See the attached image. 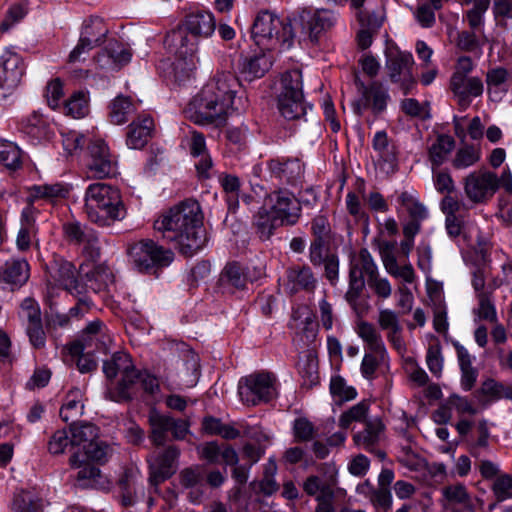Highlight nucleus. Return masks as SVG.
Instances as JSON below:
<instances>
[{"mask_svg": "<svg viewBox=\"0 0 512 512\" xmlns=\"http://www.w3.org/2000/svg\"><path fill=\"white\" fill-rule=\"evenodd\" d=\"M334 20V14L325 9L302 8L286 21L269 11H262L253 23L252 37L263 49L279 47L287 50L296 40L299 43L317 42L321 33L330 28Z\"/></svg>", "mask_w": 512, "mask_h": 512, "instance_id": "nucleus-1", "label": "nucleus"}, {"mask_svg": "<svg viewBox=\"0 0 512 512\" xmlns=\"http://www.w3.org/2000/svg\"><path fill=\"white\" fill-rule=\"evenodd\" d=\"M239 92L241 86L234 74L217 73L191 99L185 113L199 125L222 123L230 110L241 112L246 109L247 98Z\"/></svg>", "mask_w": 512, "mask_h": 512, "instance_id": "nucleus-2", "label": "nucleus"}, {"mask_svg": "<svg viewBox=\"0 0 512 512\" xmlns=\"http://www.w3.org/2000/svg\"><path fill=\"white\" fill-rule=\"evenodd\" d=\"M215 27L212 13L199 10L188 14L184 26L167 35L165 44L175 57L172 67L176 81L182 82L195 75L199 63L197 38L209 37Z\"/></svg>", "mask_w": 512, "mask_h": 512, "instance_id": "nucleus-3", "label": "nucleus"}, {"mask_svg": "<svg viewBox=\"0 0 512 512\" xmlns=\"http://www.w3.org/2000/svg\"><path fill=\"white\" fill-rule=\"evenodd\" d=\"M154 229L180 252L191 256L203 245V216L199 203L185 200L163 212L155 221Z\"/></svg>", "mask_w": 512, "mask_h": 512, "instance_id": "nucleus-4", "label": "nucleus"}, {"mask_svg": "<svg viewBox=\"0 0 512 512\" xmlns=\"http://www.w3.org/2000/svg\"><path fill=\"white\" fill-rule=\"evenodd\" d=\"M84 212L91 222L102 227L110 226L126 215L120 191L105 183H93L86 188Z\"/></svg>", "mask_w": 512, "mask_h": 512, "instance_id": "nucleus-5", "label": "nucleus"}, {"mask_svg": "<svg viewBox=\"0 0 512 512\" xmlns=\"http://www.w3.org/2000/svg\"><path fill=\"white\" fill-rule=\"evenodd\" d=\"M298 200L288 191L279 190L265 199L255 218L261 237L269 238L278 226L295 224L300 217Z\"/></svg>", "mask_w": 512, "mask_h": 512, "instance_id": "nucleus-6", "label": "nucleus"}, {"mask_svg": "<svg viewBox=\"0 0 512 512\" xmlns=\"http://www.w3.org/2000/svg\"><path fill=\"white\" fill-rule=\"evenodd\" d=\"M302 88L301 70L292 69L281 75L277 89V108L285 119L295 120L305 116L307 105Z\"/></svg>", "mask_w": 512, "mask_h": 512, "instance_id": "nucleus-7", "label": "nucleus"}, {"mask_svg": "<svg viewBox=\"0 0 512 512\" xmlns=\"http://www.w3.org/2000/svg\"><path fill=\"white\" fill-rule=\"evenodd\" d=\"M103 372L108 379L121 375L119 383L108 388L107 397L110 400L121 403L132 399V386L136 382L137 372L129 354L115 352L109 360L104 361Z\"/></svg>", "mask_w": 512, "mask_h": 512, "instance_id": "nucleus-8", "label": "nucleus"}, {"mask_svg": "<svg viewBox=\"0 0 512 512\" xmlns=\"http://www.w3.org/2000/svg\"><path fill=\"white\" fill-rule=\"evenodd\" d=\"M127 252L130 262L140 272L148 271L154 267L168 266L174 259L171 250L164 249L150 239L130 244Z\"/></svg>", "mask_w": 512, "mask_h": 512, "instance_id": "nucleus-9", "label": "nucleus"}, {"mask_svg": "<svg viewBox=\"0 0 512 512\" xmlns=\"http://www.w3.org/2000/svg\"><path fill=\"white\" fill-rule=\"evenodd\" d=\"M377 271L378 267L367 249H361L351 257L349 288L345 299L355 311L358 309L357 301L365 287L366 280Z\"/></svg>", "mask_w": 512, "mask_h": 512, "instance_id": "nucleus-10", "label": "nucleus"}, {"mask_svg": "<svg viewBox=\"0 0 512 512\" xmlns=\"http://www.w3.org/2000/svg\"><path fill=\"white\" fill-rule=\"evenodd\" d=\"M238 393L248 405L269 402L277 396L276 379L269 373L250 375L239 382Z\"/></svg>", "mask_w": 512, "mask_h": 512, "instance_id": "nucleus-11", "label": "nucleus"}, {"mask_svg": "<svg viewBox=\"0 0 512 512\" xmlns=\"http://www.w3.org/2000/svg\"><path fill=\"white\" fill-rule=\"evenodd\" d=\"M85 169L87 177L92 179H104L116 175L117 161L104 140L94 139L89 144Z\"/></svg>", "mask_w": 512, "mask_h": 512, "instance_id": "nucleus-12", "label": "nucleus"}, {"mask_svg": "<svg viewBox=\"0 0 512 512\" xmlns=\"http://www.w3.org/2000/svg\"><path fill=\"white\" fill-rule=\"evenodd\" d=\"M24 74L21 56L6 50L0 56V101L6 99L18 87Z\"/></svg>", "mask_w": 512, "mask_h": 512, "instance_id": "nucleus-13", "label": "nucleus"}, {"mask_svg": "<svg viewBox=\"0 0 512 512\" xmlns=\"http://www.w3.org/2000/svg\"><path fill=\"white\" fill-rule=\"evenodd\" d=\"M386 58V68L391 81L399 83L404 93H408L414 84L411 72L414 65L412 54L403 51H389Z\"/></svg>", "mask_w": 512, "mask_h": 512, "instance_id": "nucleus-14", "label": "nucleus"}, {"mask_svg": "<svg viewBox=\"0 0 512 512\" xmlns=\"http://www.w3.org/2000/svg\"><path fill=\"white\" fill-rule=\"evenodd\" d=\"M180 450L176 446H168L165 450L149 459V482L157 487L170 478L177 470Z\"/></svg>", "mask_w": 512, "mask_h": 512, "instance_id": "nucleus-15", "label": "nucleus"}, {"mask_svg": "<svg viewBox=\"0 0 512 512\" xmlns=\"http://www.w3.org/2000/svg\"><path fill=\"white\" fill-rule=\"evenodd\" d=\"M499 187L496 174L483 171L469 174L465 179L466 196L473 202H482L494 195Z\"/></svg>", "mask_w": 512, "mask_h": 512, "instance_id": "nucleus-16", "label": "nucleus"}, {"mask_svg": "<svg viewBox=\"0 0 512 512\" xmlns=\"http://www.w3.org/2000/svg\"><path fill=\"white\" fill-rule=\"evenodd\" d=\"M385 438V425L382 420L378 417L368 419L365 422V427L362 431L354 434V443L371 453H375L378 458L384 459L386 454L377 449V446Z\"/></svg>", "mask_w": 512, "mask_h": 512, "instance_id": "nucleus-17", "label": "nucleus"}, {"mask_svg": "<svg viewBox=\"0 0 512 512\" xmlns=\"http://www.w3.org/2000/svg\"><path fill=\"white\" fill-rule=\"evenodd\" d=\"M450 89L460 108L466 110L471 105L473 98L482 96L484 84L476 76L450 78Z\"/></svg>", "mask_w": 512, "mask_h": 512, "instance_id": "nucleus-18", "label": "nucleus"}, {"mask_svg": "<svg viewBox=\"0 0 512 512\" xmlns=\"http://www.w3.org/2000/svg\"><path fill=\"white\" fill-rule=\"evenodd\" d=\"M30 277V265L24 258H10L0 265V285L15 290Z\"/></svg>", "mask_w": 512, "mask_h": 512, "instance_id": "nucleus-19", "label": "nucleus"}, {"mask_svg": "<svg viewBox=\"0 0 512 512\" xmlns=\"http://www.w3.org/2000/svg\"><path fill=\"white\" fill-rule=\"evenodd\" d=\"M378 324L382 330L387 332V339L396 350L399 352L405 350L402 327L395 311L387 308L380 309Z\"/></svg>", "mask_w": 512, "mask_h": 512, "instance_id": "nucleus-20", "label": "nucleus"}, {"mask_svg": "<svg viewBox=\"0 0 512 512\" xmlns=\"http://www.w3.org/2000/svg\"><path fill=\"white\" fill-rule=\"evenodd\" d=\"M154 128L153 119L149 115L138 117L129 126L126 143L129 148H143L151 137Z\"/></svg>", "mask_w": 512, "mask_h": 512, "instance_id": "nucleus-21", "label": "nucleus"}, {"mask_svg": "<svg viewBox=\"0 0 512 512\" xmlns=\"http://www.w3.org/2000/svg\"><path fill=\"white\" fill-rule=\"evenodd\" d=\"M270 172L277 178L294 183L303 175V166L298 159H272L268 162Z\"/></svg>", "mask_w": 512, "mask_h": 512, "instance_id": "nucleus-22", "label": "nucleus"}, {"mask_svg": "<svg viewBox=\"0 0 512 512\" xmlns=\"http://www.w3.org/2000/svg\"><path fill=\"white\" fill-rule=\"evenodd\" d=\"M512 74L503 67H494L486 72L487 93L493 100H500L508 91Z\"/></svg>", "mask_w": 512, "mask_h": 512, "instance_id": "nucleus-23", "label": "nucleus"}, {"mask_svg": "<svg viewBox=\"0 0 512 512\" xmlns=\"http://www.w3.org/2000/svg\"><path fill=\"white\" fill-rule=\"evenodd\" d=\"M272 66V57L261 53L243 58L240 62L239 71L248 81L261 78Z\"/></svg>", "mask_w": 512, "mask_h": 512, "instance_id": "nucleus-24", "label": "nucleus"}, {"mask_svg": "<svg viewBox=\"0 0 512 512\" xmlns=\"http://www.w3.org/2000/svg\"><path fill=\"white\" fill-rule=\"evenodd\" d=\"M355 330L369 351L379 355L381 358L386 356L387 351L382 336L372 323L360 320L356 323Z\"/></svg>", "mask_w": 512, "mask_h": 512, "instance_id": "nucleus-25", "label": "nucleus"}, {"mask_svg": "<svg viewBox=\"0 0 512 512\" xmlns=\"http://www.w3.org/2000/svg\"><path fill=\"white\" fill-rule=\"evenodd\" d=\"M316 279L308 266L291 267L287 270L286 289L294 294L300 290L311 291L315 288Z\"/></svg>", "mask_w": 512, "mask_h": 512, "instance_id": "nucleus-26", "label": "nucleus"}, {"mask_svg": "<svg viewBox=\"0 0 512 512\" xmlns=\"http://www.w3.org/2000/svg\"><path fill=\"white\" fill-rule=\"evenodd\" d=\"M21 130L38 141L49 138L52 133L49 120L37 111L22 119Z\"/></svg>", "mask_w": 512, "mask_h": 512, "instance_id": "nucleus-27", "label": "nucleus"}, {"mask_svg": "<svg viewBox=\"0 0 512 512\" xmlns=\"http://www.w3.org/2000/svg\"><path fill=\"white\" fill-rule=\"evenodd\" d=\"M182 369L179 374L178 381L171 380V386L173 389H181L183 387H193L198 379L199 374V358L196 354L189 352L185 356V359L180 363Z\"/></svg>", "mask_w": 512, "mask_h": 512, "instance_id": "nucleus-28", "label": "nucleus"}, {"mask_svg": "<svg viewBox=\"0 0 512 512\" xmlns=\"http://www.w3.org/2000/svg\"><path fill=\"white\" fill-rule=\"evenodd\" d=\"M180 484L187 489H191L189 492V498L191 502L198 503L203 495L201 489L203 484V470L199 465L191 466L183 469L180 474Z\"/></svg>", "mask_w": 512, "mask_h": 512, "instance_id": "nucleus-29", "label": "nucleus"}, {"mask_svg": "<svg viewBox=\"0 0 512 512\" xmlns=\"http://www.w3.org/2000/svg\"><path fill=\"white\" fill-rule=\"evenodd\" d=\"M101 335L102 322L93 321L89 323L83 330L80 339H78L69 346V353L71 355H76L88 348H93L94 346L98 348V343L100 341Z\"/></svg>", "mask_w": 512, "mask_h": 512, "instance_id": "nucleus-30", "label": "nucleus"}, {"mask_svg": "<svg viewBox=\"0 0 512 512\" xmlns=\"http://www.w3.org/2000/svg\"><path fill=\"white\" fill-rule=\"evenodd\" d=\"M86 283L84 286V292L86 289L92 290L93 292L104 291L113 283V275L111 270L103 265H95L91 269L85 272Z\"/></svg>", "mask_w": 512, "mask_h": 512, "instance_id": "nucleus-31", "label": "nucleus"}, {"mask_svg": "<svg viewBox=\"0 0 512 512\" xmlns=\"http://www.w3.org/2000/svg\"><path fill=\"white\" fill-rule=\"evenodd\" d=\"M442 497L439 500L441 506L447 509L451 505H462L472 509L471 495L465 485L457 483L448 485L441 490Z\"/></svg>", "mask_w": 512, "mask_h": 512, "instance_id": "nucleus-32", "label": "nucleus"}, {"mask_svg": "<svg viewBox=\"0 0 512 512\" xmlns=\"http://www.w3.org/2000/svg\"><path fill=\"white\" fill-rule=\"evenodd\" d=\"M108 31V27L102 18L92 16L88 20L84 21L80 38L94 47H98L104 43Z\"/></svg>", "mask_w": 512, "mask_h": 512, "instance_id": "nucleus-33", "label": "nucleus"}, {"mask_svg": "<svg viewBox=\"0 0 512 512\" xmlns=\"http://www.w3.org/2000/svg\"><path fill=\"white\" fill-rule=\"evenodd\" d=\"M58 268L55 272L54 278L65 290L71 294L80 295L84 293V286L80 285L76 278V268L68 261H62L57 264Z\"/></svg>", "mask_w": 512, "mask_h": 512, "instance_id": "nucleus-34", "label": "nucleus"}, {"mask_svg": "<svg viewBox=\"0 0 512 512\" xmlns=\"http://www.w3.org/2000/svg\"><path fill=\"white\" fill-rule=\"evenodd\" d=\"M372 147L379 159L393 170L397 160L396 149L384 130L375 133L372 140Z\"/></svg>", "mask_w": 512, "mask_h": 512, "instance_id": "nucleus-35", "label": "nucleus"}, {"mask_svg": "<svg viewBox=\"0 0 512 512\" xmlns=\"http://www.w3.org/2000/svg\"><path fill=\"white\" fill-rule=\"evenodd\" d=\"M83 393L80 389L70 390L60 409V417L65 422H73L83 414Z\"/></svg>", "mask_w": 512, "mask_h": 512, "instance_id": "nucleus-36", "label": "nucleus"}, {"mask_svg": "<svg viewBox=\"0 0 512 512\" xmlns=\"http://www.w3.org/2000/svg\"><path fill=\"white\" fill-rule=\"evenodd\" d=\"M454 139L446 134H441L437 137L435 142L430 146L428 155L432 163V169L442 165L451 151L454 149Z\"/></svg>", "mask_w": 512, "mask_h": 512, "instance_id": "nucleus-37", "label": "nucleus"}, {"mask_svg": "<svg viewBox=\"0 0 512 512\" xmlns=\"http://www.w3.org/2000/svg\"><path fill=\"white\" fill-rule=\"evenodd\" d=\"M63 113L74 119L84 118L89 113L88 91L74 92L64 103Z\"/></svg>", "mask_w": 512, "mask_h": 512, "instance_id": "nucleus-38", "label": "nucleus"}, {"mask_svg": "<svg viewBox=\"0 0 512 512\" xmlns=\"http://www.w3.org/2000/svg\"><path fill=\"white\" fill-rule=\"evenodd\" d=\"M29 192L28 199L30 202L39 199L53 202L58 198H64L68 194L69 190L63 184L55 183L34 185L29 189Z\"/></svg>", "mask_w": 512, "mask_h": 512, "instance_id": "nucleus-39", "label": "nucleus"}, {"mask_svg": "<svg viewBox=\"0 0 512 512\" xmlns=\"http://www.w3.org/2000/svg\"><path fill=\"white\" fill-rule=\"evenodd\" d=\"M109 108L110 121L115 125L124 124L128 121L129 116L135 112V107L131 99L123 95L115 97Z\"/></svg>", "mask_w": 512, "mask_h": 512, "instance_id": "nucleus-40", "label": "nucleus"}, {"mask_svg": "<svg viewBox=\"0 0 512 512\" xmlns=\"http://www.w3.org/2000/svg\"><path fill=\"white\" fill-rule=\"evenodd\" d=\"M72 447L85 449V444L92 443L98 437V428L91 423H73L70 427Z\"/></svg>", "mask_w": 512, "mask_h": 512, "instance_id": "nucleus-41", "label": "nucleus"}, {"mask_svg": "<svg viewBox=\"0 0 512 512\" xmlns=\"http://www.w3.org/2000/svg\"><path fill=\"white\" fill-rule=\"evenodd\" d=\"M149 423L151 426V440L157 445H164L166 442V434L169 431L168 416L162 415L155 410L149 414Z\"/></svg>", "mask_w": 512, "mask_h": 512, "instance_id": "nucleus-42", "label": "nucleus"}, {"mask_svg": "<svg viewBox=\"0 0 512 512\" xmlns=\"http://www.w3.org/2000/svg\"><path fill=\"white\" fill-rule=\"evenodd\" d=\"M121 489V504L125 507L132 506L137 502L140 496L144 495V487L137 486L133 475L126 474L124 478L119 481Z\"/></svg>", "mask_w": 512, "mask_h": 512, "instance_id": "nucleus-43", "label": "nucleus"}, {"mask_svg": "<svg viewBox=\"0 0 512 512\" xmlns=\"http://www.w3.org/2000/svg\"><path fill=\"white\" fill-rule=\"evenodd\" d=\"M399 202L402 207L407 211L410 220H417L422 222L428 218L427 208L410 192L404 191L399 196Z\"/></svg>", "mask_w": 512, "mask_h": 512, "instance_id": "nucleus-44", "label": "nucleus"}, {"mask_svg": "<svg viewBox=\"0 0 512 512\" xmlns=\"http://www.w3.org/2000/svg\"><path fill=\"white\" fill-rule=\"evenodd\" d=\"M330 393L337 403L352 400L356 397L357 392L352 386H348L345 380L340 376H334L330 381Z\"/></svg>", "mask_w": 512, "mask_h": 512, "instance_id": "nucleus-45", "label": "nucleus"}, {"mask_svg": "<svg viewBox=\"0 0 512 512\" xmlns=\"http://www.w3.org/2000/svg\"><path fill=\"white\" fill-rule=\"evenodd\" d=\"M491 491L496 502L512 499V475L502 473L493 480Z\"/></svg>", "mask_w": 512, "mask_h": 512, "instance_id": "nucleus-46", "label": "nucleus"}, {"mask_svg": "<svg viewBox=\"0 0 512 512\" xmlns=\"http://www.w3.org/2000/svg\"><path fill=\"white\" fill-rule=\"evenodd\" d=\"M480 160V151L474 146H464L457 150L452 161L456 169H466Z\"/></svg>", "mask_w": 512, "mask_h": 512, "instance_id": "nucleus-47", "label": "nucleus"}, {"mask_svg": "<svg viewBox=\"0 0 512 512\" xmlns=\"http://www.w3.org/2000/svg\"><path fill=\"white\" fill-rule=\"evenodd\" d=\"M221 281L224 285L243 289L246 285V276L237 263H230L224 268L221 274Z\"/></svg>", "mask_w": 512, "mask_h": 512, "instance_id": "nucleus-48", "label": "nucleus"}, {"mask_svg": "<svg viewBox=\"0 0 512 512\" xmlns=\"http://www.w3.org/2000/svg\"><path fill=\"white\" fill-rule=\"evenodd\" d=\"M0 162L9 169H16L21 164V151L12 142H0Z\"/></svg>", "mask_w": 512, "mask_h": 512, "instance_id": "nucleus-49", "label": "nucleus"}, {"mask_svg": "<svg viewBox=\"0 0 512 512\" xmlns=\"http://www.w3.org/2000/svg\"><path fill=\"white\" fill-rule=\"evenodd\" d=\"M293 435L296 442H308L315 438L316 428L306 417H298L294 420Z\"/></svg>", "mask_w": 512, "mask_h": 512, "instance_id": "nucleus-50", "label": "nucleus"}, {"mask_svg": "<svg viewBox=\"0 0 512 512\" xmlns=\"http://www.w3.org/2000/svg\"><path fill=\"white\" fill-rule=\"evenodd\" d=\"M363 89V96L368 101L372 98V106L374 111L381 112L385 109L388 99L387 92L376 82L372 83L369 87L361 85Z\"/></svg>", "mask_w": 512, "mask_h": 512, "instance_id": "nucleus-51", "label": "nucleus"}, {"mask_svg": "<svg viewBox=\"0 0 512 512\" xmlns=\"http://www.w3.org/2000/svg\"><path fill=\"white\" fill-rule=\"evenodd\" d=\"M492 293V291H482L477 296L478 307L474 309V313L479 319L491 322L496 320V310L491 299Z\"/></svg>", "mask_w": 512, "mask_h": 512, "instance_id": "nucleus-52", "label": "nucleus"}, {"mask_svg": "<svg viewBox=\"0 0 512 512\" xmlns=\"http://www.w3.org/2000/svg\"><path fill=\"white\" fill-rule=\"evenodd\" d=\"M19 317L26 326L42 322L38 303L32 298L24 299L20 305Z\"/></svg>", "mask_w": 512, "mask_h": 512, "instance_id": "nucleus-53", "label": "nucleus"}, {"mask_svg": "<svg viewBox=\"0 0 512 512\" xmlns=\"http://www.w3.org/2000/svg\"><path fill=\"white\" fill-rule=\"evenodd\" d=\"M368 411L369 403L367 401H361L340 416L339 425L342 428H348L354 421L361 422L366 418Z\"/></svg>", "mask_w": 512, "mask_h": 512, "instance_id": "nucleus-54", "label": "nucleus"}, {"mask_svg": "<svg viewBox=\"0 0 512 512\" xmlns=\"http://www.w3.org/2000/svg\"><path fill=\"white\" fill-rule=\"evenodd\" d=\"M69 463L74 468H79L77 478L79 480L86 479H95L99 476L100 471L94 465L86 462V459L81 458L78 452H74L70 459Z\"/></svg>", "mask_w": 512, "mask_h": 512, "instance_id": "nucleus-55", "label": "nucleus"}, {"mask_svg": "<svg viewBox=\"0 0 512 512\" xmlns=\"http://www.w3.org/2000/svg\"><path fill=\"white\" fill-rule=\"evenodd\" d=\"M68 446L72 447L71 437L64 429L55 431L49 438L47 448L50 454H63Z\"/></svg>", "mask_w": 512, "mask_h": 512, "instance_id": "nucleus-56", "label": "nucleus"}, {"mask_svg": "<svg viewBox=\"0 0 512 512\" xmlns=\"http://www.w3.org/2000/svg\"><path fill=\"white\" fill-rule=\"evenodd\" d=\"M86 460L103 462L111 453V448L106 443L100 441L98 437L90 444H85L83 449Z\"/></svg>", "mask_w": 512, "mask_h": 512, "instance_id": "nucleus-57", "label": "nucleus"}, {"mask_svg": "<svg viewBox=\"0 0 512 512\" xmlns=\"http://www.w3.org/2000/svg\"><path fill=\"white\" fill-rule=\"evenodd\" d=\"M456 46L464 52L478 53L479 55L482 53L480 41L475 32L472 31L459 32L456 40Z\"/></svg>", "mask_w": 512, "mask_h": 512, "instance_id": "nucleus-58", "label": "nucleus"}, {"mask_svg": "<svg viewBox=\"0 0 512 512\" xmlns=\"http://www.w3.org/2000/svg\"><path fill=\"white\" fill-rule=\"evenodd\" d=\"M369 288L373 290V292L382 299H387L392 294V286L389 280L385 277H382L379 274V271L374 273L370 278L366 280Z\"/></svg>", "mask_w": 512, "mask_h": 512, "instance_id": "nucleus-59", "label": "nucleus"}, {"mask_svg": "<svg viewBox=\"0 0 512 512\" xmlns=\"http://www.w3.org/2000/svg\"><path fill=\"white\" fill-rule=\"evenodd\" d=\"M13 509L15 512H37L39 503L34 499L32 493L22 491L15 495Z\"/></svg>", "mask_w": 512, "mask_h": 512, "instance_id": "nucleus-60", "label": "nucleus"}, {"mask_svg": "<svg viewBox=\"0 0 512 512\" xmlns=\"http://www.w3.org/2000/svg\"><path fill=\"white\" fill-rule=\"evenodd\" d=\"M438 9L434 8L432 4L418 1L415 18L422 27L430 28L435 23V11Z\"/></svg>", "mask_w": 512, "mask_h": 512, "instance_id": "nucleus-61", "label": "nucleus"}, {"mask_svg": "<svg viewBox=\"0 0 512 512\" xmlns=\"http://www.w3.org/2000/svg\"><path fill=\"white\" fill-rule=\"evenodd\" d=\"M333 254L324 245V239H314L309 248V259L314 266H320Z\"/></svg>", "mask_w": 512, "mask_h": 512, "instance_id": "nucleus-62", "label": "nucleus"}, {"mask_svg": "<svg viewBox=\"0 0 512 512\" xmlns=\"http://www.w3.org/2000/svg\"><path fill=\"white\" fill-rule=\"evenodd\" d=\"M426 364L435 377H440L443 370V357L438 346H430L426 354Z\"/></svg>", "mask_w": 512, "mask_h": 512, "instance_id": "nucleus-63", "label": "nucleus"}, {"mask_svg": "<svg viewBox=\"0 0 512 512\" xmlns=\"http://www.w3.org/2000/svg\"><path fill=\"white\" fill-rule=\"evenodd\" d=\"M277 466L275 462H269L265 475L261 482L259 483L260 491L265 495H272L274 492L278 490V484L274 479V474L276 473Z\"/></svg>", "mask_w": 512, "mask_h": 512, "instance_id": "nucleus-64", "label": "nucleus"}]
</instances>
